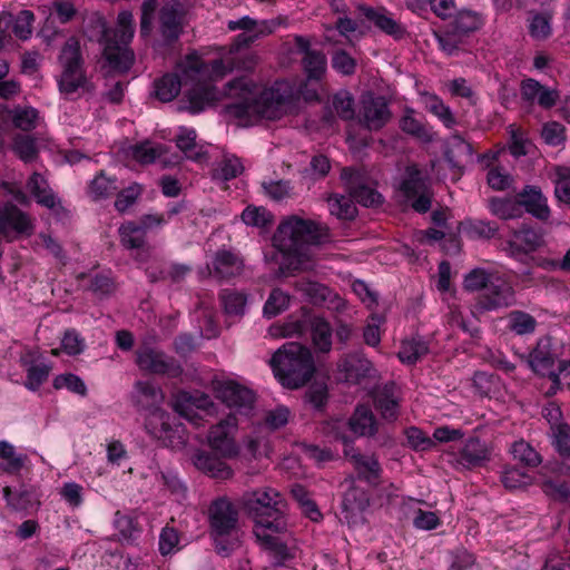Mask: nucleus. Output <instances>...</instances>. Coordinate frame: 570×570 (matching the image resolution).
I'll return each mask as SVG.
<instances>
[{"instance_id":"obj_4","label":"nucleus","mask_w":570,"mask_h":570,"mask_svg":"<svg viewBox=\"0 0 570 570\" xmlns=\"http://www.w3.org/2000/svg\"><path fill=\"white\" fill-rule=\"evenodd\" d=\"M269 363L275 377L288 389L305 385L315 372L309 348L296 342L284 344L275 352Z\"/></svg>"},{"instance_id":"obj_62","label":"nucleus","mask_w":570,"mask_h":570,"mask_svg":"<svg viewBox=\"0 0 570 570\" xmlns=\"http://www.w3.org/2000/svg\"><path fill=\"white\" fill-rule=\"evenodd\" d=\"M242 219L248 226L265 227L272 222V214L264 207L247 206L242 213Z\"/></svg>"},{"instance_id":"obj_54","label":"nucleus","mask_w":570,"mask_h":570,"mask_svg":"<svg viewBox=\"0 0 570 570\" xmlns=\"http://www.w3.org/2000/svg\"><path fill=\"white\" fill-rule=\"evenodd\" d=\"M296 288L314 304H321L325 302L331 294V291L327 286L312 281L298 282L296 284Z\"/></svg>"},{"instance_id":"obj_24","label":"nucleus","mask_w":570,"mask_h":570,"mask_svg":"<svg viewBox=\"0 0 570 570\" xmlns=\"http://www.w3.org/2000/svg\"><path fill=\"white\" fill-rule=\"evenodd\" d=\"M196 130L187 127H180L175 137L177 148L187 159L202 163L207 159V151L196 141Z\"/></svg>"},{"instance_id":"obj_8","label":"nucleus","mask_w":570,"mask_h":570,"mask_svg":"<svg viewBox=\"0 0 570 570\" xmlns=\"http://www.w3.org/2000/svg\"><path fill=\"white\" fill-rule=\"evenodd\" d=\"M213 391L228 409V419L219 422L217 428H233L243 422V417L252 416L255 404V393L233 380H215Z\"/></svg>"},{"instance_id":"obj_59","label":"nucleus","mask_w":570,"mask_h":570,"mask_svg":"<svg viewBox=\"0 0 570 570\" xmlns=\"http://www.w3.org/2000/svg\"><path fill=\"white\" fill-rule=\"evenodd\" d=\"M332 105L342 119L350 120L354 118V99L348 91L342 90L335 94L332 99Z\"/></svg>"},{"instance_id":"obj_56","label":"nucleus","mask_w":570,"mask_h":570,"mask_svg":"<svg viewBox=\"0 0 570 570\" xmlns=\"http://www.w3.org/2000/svg\"><path fill=\"white\" fill-rule=\"evenodd\" d=\"M154 436L163 438V433L165 434V440L168 441L166 443L167 446L173 450H186L190 451V446L186 442L188 438V430H149Z\"/></svg>"},{"instance_id":"obj_33","label":"nucleus","mask_w":570,"mask_h":570,"mask_svg":"<svg viewBox=\"0 0 570 570\" xmlns=\"http://www.w3.org/2000/svg\"><path fill=\"white\" fill-rule=\"evenodd\" d=\"M365 16L383 32L399 39L402 38L405 30L400 22L384 9H366Z\"/></svg>"},{"instance_id":"obj_9","label":"nucleus","mask_w":570,"mask_h":570,"mask_svg":"<svg viewBox=\"0 0 570 570\" xmlns=\"http://www.w3.org/2000/svg\"><path fill=\"white\" fill-rule=\"evenodd\" d=\"M210 533L219 553L228 554L233 543L225 544L224 539L229 537L237 524V511L230 501L225 498L215 500L208 511Z\"/></svg>"},{"instance_id":"obj_23","label":"nucleus","mask_w":570,"mask_h":570,"mask_svg":"<svg viewBox=\"0 0 570 570\" xmlns=\"http://www.w3.org/2000/svg\"><path fill=\"white\" fill-rule=\"evenodd\" d=\"M184 7L179 1L166 3L160 11V30L165 38L177 39L181 31Z\"/></svg>"},{"instance_id":"obj_29","label":"nucleus","mask_w":570,"mask_h":570,"mask_svg":"<svg viewBox=\"0 0 570 570\" xmlns=\"http://www.w3.org/2000/svg\"><path fill=\"white\" fill-rule=\"evenodd\" d=\"M374 401L377 410L385 419L391 420L397 415L400 393L394 384H386L377 390Z\"/></svg>"},{"instance_id":"obj_13","label":"nucleus","mask_w":570,"mask_h":570,"mask_svg":"<svg viewBox=\"0 0 570 570\" xmlns=\"http://www.w3.org/2000/svg\"><path fill=\"white\" fill-rule=\"evenodd\" d=\"M400 190L407 199H413L412 207L416 212L425 213L430 209L431 197L428 181L415 166L406 168Z\"/></svg>"},{"instance_id":"obj_58","label":"nucleus","mask_w":570,"mask_h":570,"mask_svg":"<svg viewBox=\"0 0 570 570\" xmlns=\"http://www.w3.org/2000/svg\"><path fill=\"white\" fill-rule=\"evenodd\" d=\"M114 527L118 531L119 540L128 541L135 538L137 524L135 519L121 511H117L114 518Z\"/></svg>"},{"instance_id":"obj_49","label":"nucleus","mask_w":570,"mask_h":570,"mask_svg":"<svg viewBox=\"0 0 570 570\" xmlns=\"http://www.w3.org/2000/svg\"><path fill=\"white\" fill-rule=\"evenodd\" d=\"M306 331L305 323L299 320H288L277 323L268 328V334L274 338L301 337Z\"/></svg>"},{"instance_id":"obj_28","label":"nucleus","mask_w":570,"mask_h":570,"mask_svg":"<svg viewBox=\"0 0 570 570\" xmlns=\"http://www.w3.org/2000/svg\"><path fill=\"white\" fill-rule=\"evenodd\" d=\"M244 263L240 257L228 250H220L216 254L213 262V272L219 278H228L240 274Z\"/></svg>"},{"instance_id":"obj_42","label":"nucleus","mask_w":570,"mask_h":570,"mask_svg":"<svg viewBox=\"0 0 570 570\" xmlns=\"http://www.w3.org/2000/svg\"><path fill=\"white\" fill-rule=\"evenodd\" d=\"M345 370L347 371V379H364L374 377L376 370L373 363L363 356L353 355L345 362Z\"/></svg>"},{"instance_id":"obj_52","label":"nucleus","mask_w":570,"mask_h":570,"mask_svg":"<svg viewBox=\"0 0 570 570\" xmlns=\"http://www.w3.org/2000/svg\"><path fill=\"white\" fill-rule=\"evenodd\" d=\"M511 453L514 460L520 461L527 466H537L542 461L540 454L523 440L517 441L512 444Z\"/></svg>"},{"instance_id":"obj_30","label":"nucleus","mask_w":570,"mask_h":570,"mask_svg":"<svg viewBox=\"0 0 570 570\" xmlns=\"http://www.w3.org/2000/svg\"><path fill=\"white\" fill-rule=\"evenodd\" d=\"M21 364L26 370L24 386L30 391H37L48 380L51 372V365L43 361L29 362L22 357Z\"/></svg>"},{"instance_id":"obj_32","label":"nucleus","mask_w":570,"mask_h":570,"mask_svg":"<svg viewBox=\"0 0 570 570\" xmlns=\"http://www.w3.org/2000/svg\"><path fill=\"white\" fill-rule=\"evenodd\" d=\"M400 128L402 131L422 140L432 141L434 134L422 120L415 117V111L412 108H406L404 115L400 119Z\"/></svg>"},{"instance_id":"obj_43","label":"nucleus","mask_w":570,"mask_h":570,"mask_svg":"<svg viewBox=\"0 0 570 570\" xmlns=\"http://www.w3.org/2000/svg\"><path fill=\"white\" fill-rule=\"evenodd\" d=\"M118 190L115 178L107 177L104 171L98 174L90 183L89 194L95 200L108 198Z\"/></svg>"},{"instance_id":"obj_64","label":"nucleus","mask_w":570,"mask_h":570,"mask_svg":"<svg viewBox=\"0 0 570 570\" xmlns=\"http://www.w3.org/2000/svg\"><path fill=\"white\" fill-rule=\"evenodd\" d=\"M543 141L549 146H560L566 140V130L563 125L557 121H549L543 125L541 130Z\"/></svg>"},{"instance_id":"obj_20","label":"nucleus","mask_w":570,"mask_h":570,"mask_svg":"<svg viewBox=\"0 0 570 570\" xmlns=\"http://www.w3.org/2000/svg\"><path fill=\"white\" fill-rule=\"evenodd\" d=\"M351 196L363 206H375L381 203V194L374 188L361 184L360 173L353 168H344L341 174Z\"/></svg>"},{"instance_id":"obj_10","label":"nucleus","mask_w":570,"mask_h":570,"mask_svg":"<svg viewBox=\"0 0 570 570\" xmlns=\"http://www.w3.org/2000/svg\"><path fill=\"white\" fill-rule=\"evenodd\" d=\"M564 357H570V343H561L554 341L550 336L538 340L535 347L530 352L527 362L530 368L542 376L552 379L554 363L560 362Z\"/></svg>"},{"instance_id":"obj_12","label":"nucleus","mask_w":570,"mask_h":570,"mask_svg":"<svg viewBox=\"0 0 570 570\" xmlns=\"http://www.w3.org/2000/svg\"><path fill=\"white\" fill-rule=\"evenodd\" d=\"M391 110L386 99L365 92L361 96L358 106V120L370 130L383 128L391 119Z\"/></svg>"},{"instance_id":"obj_1","label":"nucleus","mask_w":570,"mask_h":570,"mask_svg":"<svg viewBox=\"0 0 570 570\" xmlns=\"http://www.w3.org/2000/svg\"><path fill=\"white\" fill-rule=\"evenodd\" d=\"M179 68L185 81L193 82L187 90L188 108L193 114L225 98L229 100L225 106L226 115L240 125L252 126L262 120H278L292 106L294 88L286 80L265 85L249 76H240L226 82L222 91L216 88L215 82L242 68L237 47L232 46L209 62L197 52L188 53L179 62Z\"/></svg>"},{"instance_id":"obj_31","label":"nucleus","mask_w":570,"mask_h":570,"mask_svg":"<svg viewBox=\"0 0 570 570\" xmlns=\"http://www.w3.org/2000/svg\"><path fill=\"white\" fill-rule=\"evenodd\" d=\"M311 336L314 347L322 353H327L332 348V327L330 323L321 317L309 318Z\"/></svg>"},{"instance_id":"obj_3","label":"nucleus","mask_w":570,"mask_h":570,"mask_svg":"<svg viewBox=\"0 0 570 570\" xmlns=\"http://www.w3.org/2000/svg\"><path fill=\"white\" fill-rule=\"evenodd\" d=\"M242 505L255 522V535L265 537V529H272V532H284L286 530V503L277 490L263 488L245 492L242 497Z\"/></svg>"},{"instance_id":"obj_38","label":"nucleus","mask_w":570,"mask_h":570,"mask_svg":"<svg viewBox=\"0 0 570 570\" xmlns=\"http://www.w3.org/2000/svg\"><path fill=\"white\" fill-rule=\"evenodd\" d=\"M12 124L17 129L31 131L36 129L40 121L39 111L33 107H16L9 111Z\"/></svg>"},{"instance_id":"obj_34","label":"nucleus","mask_w":570,"mask_h":570,"mask_svg":"<svg viewBox=\"0 0 570 570\" xmlns=\"http://www.w3.org/2000/svg\"><path fill=\"white\" fill-rule=\"evenodd\" d=\"M2 494L8 507L16 511H29L38 508L40 504L36 493L31 490L12 492V490L9 487H4L2 490Z\"/></svg>"},{"instance_id":"obj_51","label":"nucleus","mask_w":570,"mask_h":570,"mask_svg":"<svg viewBox=\"0 0 570 570\" xmlns=\"http://www.w3.org/2000/svg\"><path fill=\"white\" fill-rule=\"evenodd\" d=\"M327 203L331 214L340 219H353L356 215V207L350 197L334 195L328 197Z\"/></svg>"},{"instance_id":"obj_53","label":"nucleus","mask_w":570,"mask_h":570,"mask_svg":"<svg viewBox=\"0 0 570 570\" xmlns=\"http://www.w3.org/2000/svg\"><path fill=\"white\" fill-rule=\"evenodd\" d=\"M120 242L127 248H139L145 243V234L141 227L128 222L119 228Z\"/></svg>"},{"instance_id":"obj_19","label":"nucleus","mask_w":570,"mask_h":570,"mask_svg":"<svg viewBox=\"0 0 570 570\" xmlns=\"http://www.w3.org/2000/svg\"><path fill=\"white\" fill-rule=\"evenodd\" d=\"M520 92L524 102L529 105L538 104L544 109L556 106L560 97L558 90L548 88L532 78L521 81Z\"/></svg>"},{"instance_id":"obj_27","label":"nucleus","mask_w":570,"mask_h":570,"mask_svg":"<svg viewBox=\"0 0 570 570\" xmlns=\"http://www.w3.org/2000/svg\"><path fill=\"white\" fill-rule=\"evenodd\" d=\"M178 69L180 68L178 67ZM183 86L186 88V91L193 87L190 80L185 81L183 72H180V77L177 75H165L155 82V94L159 100L168 102L178 96Z\"/></svg>"},{"instance_id":"obj_11","label":"nucleus","mask_w":570,"mask_h":570,"mask_svg":"<svg viewBox=\"0 0 570 570\" xmlns=\"http://www.w3.org/2000/svg\"><path fill=\"white\" fill-rule=\"evenodd\" d=\"M351 435L341 434L337 436L343 444V451L345 456L350 458L353 468L357 473V478L367 482L371 487H377L381 478L382 468L379 463L377 458L374 455H365L356 452L351 443L358 436V430H348Z\"/></svg>"},{"instance_id":"obj_21","label":"nucleus","mask_w":570,"mask_h":570,"mask_svg":"<svg viewBox=\"0 0 570 570\" xmlns=\"http://www.w3.org/2000/svg\"><path fill=\"white\" fill-rule=\"evenodd\" d=\"M370 507V495L366 490L354 482L346 490L342 501L344 518L348 523H355Z\"/></svg>"},{"instance_id":"obj_37","label":"nucleus","mask_w":570,"mask_h":570,"mask_svg":"<svg viewBox=\"0 0 570 570\" xmlns=\"http://www.w3.org/2000/svg\"><path fill=\"white\" fill-rule=\"evenodd\" d=\"M428 353L429 346L426 342L421 338H411L402 342L397 357L403 364L411 365L415 364Z\"/></svg>"},{"instance_id":"obj_2","label":"nucleus","mask_w":570,"mask_h":570,"mask_svg":"<svg viewBox=\"0 0 570 570\" xmlns=\"http://www.w3.org/2000/svg\"><path fill=\"white\" fill-rule=\"evenodd\" d=\"M321 228L312 220L291 216L284 219L274 237L273 244L279 252V271L283 275L309 271L315 265L311 244L322 242Z\"/></svg>"},{"instance_id":"obj_44","label":"nucleus","mask_w":570,"mask_h":570,"mask_svg":"<svg viewBox=\"0 0 570 570\" xmlns=\"http://www.w3.org/2000/svg\"><path fill=\"white\" fill-rule=\"evenodd\" d=\"M498 273L492 269L474 268L465 275L463 286L470 292L485 291Z\"/></svg>"},{"instance_id":"obj_63","label":"nucleus","mask_w":570,"mask_h":570,"mask_svg":"<svg viewBox=\"0 0 570 570\" xmlns=\"http://www.w3.org/2000/svg\"><path fill=\"white\" fill-rule=\"evenodd\" d=\"M35 16L30 10L20 11L13 19L12 31L21 40H27L32 35Z\"/></svg>"},{"instance_id":"obj_50","label":"nucleus","mask_w":570,"mask_h":570,"mask_svg":"<svg viewBox=\"0 0 570 570\" xmlns=\"http://www.w3.org/2000/svg\"><path fill=\"white\" fill-rule=\"evenodd\" d=\"M490 210L501 219H512L521 215V205L517 200L508 198H493L490 202Z\"/></svg>"},{"instance_id":"obj_6","label":"nucleus","mask_w":570,"mask_h":570,"mask_svg":"<svg viewBox=\"0 0 570 570\" xmlns=\"http://www.w3.org/2000/svg\"><path fill=\"white\" fill-rule=\"evenodd\" d=\"M60 73L57 77L59 91L66 97L80 96L91 90V82L87 77L80 42L77 38H69L58 56Z\"/></svg>"},{"instance_id":"obj_5","label":"nucleus","mask_w":570,"mask_h":570,"mask_svg":"<svg viewBox=\"0 0 570 570\" xmlns=\"http://www.w3.org/2000/svg\"><path fill=\"white\" fill-rule=\"evenodd\" d=\"M206 438L210 453L196 450L190 454L193 464L212 478L228 479L232 475V470L223 459L237 455L238 445L229 434V430H208Z\"/></svg>"},{"instance_id":"obj_16","label":"nucleus","mask_w":570,"mask_h":570,"mask_svg":"<svg viewBox=\"0 0 570 570\" xmlns=\"http://www.w3.org/2000/svg\"><path fill=\"white\" fill-rule=\"evenodd\" d=\"M137 364L142 371L154 374L177 376L181 372L180 366L173 358L150 347H144L137 352Z\"/></svg>"},{"instance_id":"obj_48","label":"nucleus","mask_w":570,"mask_h":570,"mask_svg":"<svg viewBox=\"0 0 570 570\" xmlns=\"http://www.w3.org/2000/svg\"><path fill=\"white\" fill-rule=\"evenodd\" d=\"M483 26V19L482 17L470 10H461L456 14L454 22H453V29L455 32L460 35L469 33L476 31Z\"/></svg>"},{"instance_id":"obj_17","label":"nucleus","mask_w":570,"mask_h":570,"mask_svg":"<svg viewBox=\"0 0 570 570\" xmlns=\"http://www.w3.org/2000/svg\"><path fill=\"white\" fill-rule=\"evenodd\" d=\"M277 26L276 20L257 22L247 16L228 22L229 30H243V32L237 36V45H248L261 36L271 35L276 30ZM236 47L238 48V46Z\"/></svg>"},{"instance_id":"obj_39","label":"nucleus","mask_w":570,"mask_h":570,"mask_svg":"<svg viewBox=\"0 0 570 570\" xmlns=\"http://www.w3.org/2000/svg\"><path fill=\"white\" fill-rule=\"evenodd\" d=\"M278 533L279 532H272V529H265V537H256L264 544V547L272 553L274 562L276 564H284L288 559L292 558V554L287 546L281 542L276 537V534Z\"/></svg>"},{"instance_id":"obj_18","label":"nucleus","mask_w":570,"mask_h":570,"mask_svg":"<svg viewBox=\"0 0 570 570\" xmlns=\"http://www.w3.org/2000/svg\"><path fill=\"white\" fill-rule=\"evenodd\" d=\"M295 46L303 55V67L308 79L320 80L326 72V57L321 51L311 50V41L303 36L294 37Z\"/></svg>"},{"instance_id":"obj_57","label":"nucleus","mask_w":570,"mask_h":570,"mask_svg":"<svg viewBox=\"0 0 570 570\" xmlns=\"http://www.w3.org/2000/svg\"><path fill=\"white\" fill-rule=\"evenodd\" d=\"M12 149L26 163L32 161L38 155L36 140L30 136L18 135L13 140Z\"/></svg>"},{"instance_id":"obj_41","label":"nucleus","mask_w":570,"mask_h":570,"mask_svg":"<svg viewBox=\"0 0 570 570\" xmlns=\"http://www.w3.org/2000/svg\"><path fill=\"white\" fill-rule=\"evenodd\" d=\"M135 397L142 406L158 405L164 400L161 390L151 382L139 381L135 384Z\"/></svg>"},{"instance_id":"obj_45","label":"nucleus","mask_w":570,"mask_h":570,"mask_svg":"<svg viewBox=\"0 0 570 570\" xmlns=\"http://www.w3.org/2000/svg\"><path fill=\"white\" fill-rule=\"evenodd\" d=\"M461 459L468 464H479L489 459V449L479 439H469L461 449Z\"/></svg>"},{"instance_id":"obj_25","label":"nucleus","mask_w":570,"mask_h":570,"mask_svg":"<svg viewBox=\"0 0 570 570\" xmlns=\"http://www.w3.org/2000/svg\"><path fill=\"white\" fill-rule=\"evenodd\" d=\"M543 244L544 240L542 233L532 228H522L513 232L509 239V246L513 255L534 252Z\"/></svg>"},{"instance_id":"obj_46","label":"nucleus","mask_w":570,"mask_h":570,"mask_svg":"<svg viewBox=\"0 0 570 570\" xmlns=\"http://www.w3.org/2000/svg\"><path fill=\"white\" fill-rule=\"evenodd\" d=\"M289 302L291 296L286 292L274 288L264 304V316L268 318L277 316L288 308Z\"/></svg>"},{"instance_id":"obj_36","label":"nucleus","mask_w":570,"mask_h":570,"mask_svg":"<svg viewBox=\"0 0 570 570\" xmlns=\"http://www.w3.org/2000/svg\"><path fill=\"white\" fill-rule=\"evenodd\" d=\"M0 459L3 461V471L10 474L19 473L28 460L26 454L18 453L7 441H0Z\"/></svg>"},{"instance_id":"obj_15","label":"nucleus","mask_w":570,"mask_h":570,"mask_svg":"<svg viewBox=\"0 0 570 570\" xmlns=\"http://www.w3.org/2000/svg\"><path fill=\"white\" fill-rule=\"evenodd\" d=\"M167 154L168 147L149 140L132 145L127 149V156L141 165L159 160L164 167H171L180 163L181 157L179 155L171 154L168 156Z\"/></svg>"},{"instance_id":"obj_60","label":"nucleus","mask_w":570,"mask_h":570,"mask_svg":"<svg viewBox=\"0 0 570 570\" xmlns=\"http://www.w3.org/2000/svg\"><path fill=\"white\" fill-rule=\"evenodd\" d=\"M501 481L504 488L509 490H517L531 484L532 478L518 468H508L503 471Z\"/></svg>"},{"instance_id":"obj_40","label":"nucleus","mask_w":570,"mask_h":570,"mask_svg":"<svg viewBox=\"0 0 570 570\" xmlns=\"http://www.w3.org/2000/svg\"><path fill=\"white\" fill-rule=\"evenodd\" d=\"M537 320L523 311H512L508 315V327L517 335H528L534 333Z\"/></svg>"},{"instance_id":"obj_47","label":"nucleus","mask_w":570,"mask_h":570,"mask_svg":"<svg viewBox=\"0 0 570 570\" xmlns=\"http://www.w3.org/2000/svg\"><path fill=\"white\" fill-rule=\"evenodd\" d=\"M497 230V226L483 220H466L459 225V232L470 238H491Z\"/></svg>"},{"instance_id":"obj_55","label":"nucleus","mask_w":570,"mask_h":570,"mask_svg":"<svg viewBox=\"0 0 570 570\" xmlns=\"http://www.w3.org/2000/svg\"><path fill=\"white\" fill-rule=\"evenodd\" d=\"M220 299L226 314L236 316L244 314L247 297L243 293L225 289L220 294Z\"/></svg>"},{"instance_id":"obj_7","label":"nucleus","mask_w":570,"mask_h":570,"mask_svg":"<svg viewBox=\"0 0 570 570\" xmlns=\"http://www.w3.org/2000/svg\"><path fill=\"white\" fill-rule=\"evenodd\" d=\"M135 33L134 17L129 11L118 14L115 29L104 28L101 43L104 57L114 70L125 72L134 62V52L129 49Z\"/></svg>"},{"instance_id":"obj_22","label":"nucleus","mask_w":570,"mask_h":570,"mask_svg":"<svg viewBox=\"0 0 570 570\" xmlns=\"http://www.w3.org/2000/svg\"><path fill=\"white\" fill-rule=\"evenodd\" d=\"M212 406L210 397L205 393L178 392L174 400L175 411L189 422H193L194 416H196L194 410L208 411Z\"/></svg>"},{"instance_id":"obj_61","label":"nucleus","mask_w":570,"mask_h":570,"mask_svg":"<svg viewBox=\"0 0 570 570\" xmlns=\"http://www.w3.org/2000/svg\"><path fill=\"white\" fill-rule=\"evenodd\" d=\"M243 170L244 166L236 156H227L215 169V177L223 180H230L240 175Z\"/></svg>"},{"instance_id":"obj_35","label":"nucleus","mask_w":570,"mask_h":570,"mask_svg":"<svg viewBox=\"0 0 570 570\" xmlns=\"http://www.w3.org/2000/svg\"><path fill=\"white\" fill-rule=\"evenodd\" d=\"M422 102L424 108L434 115L448 128H452L455 124V117L449 106L443 100L433 94H422Z\"/></svg>"},{"instance_id":"obj_26","label":"nucleus","mask_w":570,"mask_h":570,"mask_svg":"<svg viewBox=\"0 0 570 570\" xmlns=\"http://www.w3.org/2000/svg\"><path fill=\"white\" fill-rule=\"evenodd\" d=\"M519 196L521 199L520 205L524 206L528 213L538 219H548L550 216V209L547 198L542 195L539 188L527 186Z\"/></svg>"},{"instance_id":"obj_14","label":"nucleus","mask_w":570,"mask_h":570,"mask_svg":"<svg viewBox=\"0 0 570 570\" xmlns=\"http://www.w3.org/2000/svg\"><path fill=\"white\" fill-rule=\"evenodd\" d=\"M514 289L510 282L500 273L495 275L479 301L482 311H494L514 304Z\"/></svg>"}]
</instances>
